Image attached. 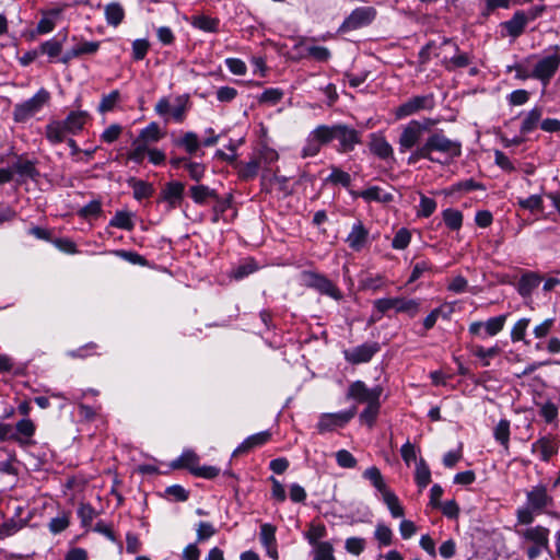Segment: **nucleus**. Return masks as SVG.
Wrapping results in <instances>:
<instances>
[{"label":"nucleus","mask_w":560,"mask_h":560,"mask_svg":"<svg viewBox=\"0 0 560 560\" xmlns=\"http://www.w3.org/2000/svg\"><path fill=\"white\" fill-rule=\"evenodd\" d=\"M552 506L553 498L549 494L547 486L536 485L526 492L525 505L516 510L517 523L529 525L534 522L536 515L546 513Z\"/></svg>","instance_id":"f257e3e1"},{"label":"nucleus","mask_w":560,"mask_h":560,"mask_svg":"<svg viewBox=\"0 0 560 560\" xmlns=\"http://www.w3.org/2000/svg\"><path fill=\"white\" fill-rule=\"evenodd\" d=\"M434 124L433 119L427 118L423 120L412 119L404 125L397 141L399 153H407L413 148L421 147L424 133Z\"/></svg>","instance_id":"f03ea898"},{"label":"nucleus","mask_w":560,"mask_h":560,"mask_svg":"<svg viewBox=\"0 0 560 560\" xmlns=\"http://www.w3.org/2000/svg\"><path fill=\"white\" fill-rule=\"evenodd\" d=\"M424 145L430 156H433V153L438 152L446 161L458 158L462 154V143L447 138L442 130L432 132L427 138Z\"/></svg>","instance_id":"7ed1b4c3"},{"label":"nucleus","mask_w":560,"mask_h":560,"mask_svg":"<svg viewBox=\"0 0 560 560\" xmlns=\"http://www.w3.org/2000/svg\"><path fill=\"white\" fill-rule=\"evenodd\" d=\"M373 306L381 315L394 310L395 313L406 314L413 318L420 312V301L418 299L404 296L377 299L373 302Z\"/></svg>","instance_id":"20e7f679"},{"label":"nucleus","mask_w":560,"mask_h":560,"mask_svg":"<svg viewBox=\"0 0 560 560\" xmlns=\"http://www.w3.org/2000/svg\"><path fill=\"white\" fill-rule=\"evenodd\" d=\"M335 125H319L312 130L302 148V158L315 156L319 153L322 145L334 140Z\"/></svg>","instance_id":"39448f33"},{"label":"nucleus","mask_w":560,"mask_h":560,"mask_svg":"<svg viewBox=\"0 0 560 560\" xmlns=\"http://www.w3.org/2000/svg\"><path fill=\"white\" fill-rule=\"evenodd\" d=\"M435 106L434 95L432 93L424 95H416L404 102L395 108L394 115L396 119L416 115L422 110H431Z\"/></svg>","instance_id":"423d86ee"},{"label":"nucleus","mask_w":560,"mask_h":560,"mask_svg":"<svg viewBox=\"0 0 560 560\" xmlns=\"http://www.w3.org/2000/svg\"><path fill=\"white\" fill-rule=\"evenodd\" d=\"M555 54L545 56L535 63L532 75L547 86L560 66L559 46H553Z\"/></svg>","instance_id":"0eeeda50"},{"label":"nucleus","mask_w":560,"mask_h":560,"mask_svg":"<svg viewBox=\"0 0 560 560\" xmlns=\"http://www.w3.org/2000/svg\"><path fill=\"white\" fill-rule=\"evenodd\" d=\"M508 315L502 314L499 316L490 317L486 322L476 320L469 324L468 332L472 337L486 339L494 337L504 328Z\"/></svg>","instance_id":"6e6552de"},{"label":"nucleus","mask_w":560,"mask_h":560,"mask_svg":"<svg viewBox=\"0 0 560 560\" xmlns=\"http://www.w3.org/2000/svg\"><path fill=\"white\" fill-rule=\"evenodd\" d=\"M49 100V93L42 89L34 96L25 102L15 105L14 119L16 121H26L35 114H37Z\"/></svg>","instance_id":"1a4fd4ad"},{"label":"nucleus","mask_w":560,"mask_h":560,"mask_svg":"<svg viewBox=\"0 0 560 560\" xmlns=\"http://www.w3.org/2000/svg\"><path fill=\"white\" fill-rule=\"evenodd\" d=\"M382 394V386L376 385L372 388H369L364 382L355 381L349 385L347 398L353 399L359 404L369 405L375 401H380Z\"/></svg>","instance_id":"9d476101"},{"label":"nucleus","mask_w":560,"mask_h":560,"mask_svg":"<svg viewBox=\"0 0 560 560\" xmlns=\"http://www.w3.org/2000/svg\"><path fill=\"white\" fill-rule=\"evenodd\" d=\"M305 282L310 288H313L320 294L327 295L336 301L341 300L343 296L339 288L323 275L307 272L305 273Z\"/></svg>","instance_id":"9b49d317"},{"label":"nucleus","mask_w":560,"mask_h":560,"mask_svg":"<svg viewBox=\"0 0 560 560\" xmlns=\"http://www.w3.org/2000/svg\"><path fill=\"white\" fill-rule=\"evenodd\" d=\"M357 413L355 407L332 413H323L317 423L319 432L332 431L346 425Z\"/></svg>","instance_id":"f8f14e48"},{"label":"nucleus","mask_w":560,"mask_h":560,"mask_svg":"<svg viewBox=\"0 0 560 560\" xmlns=\"http://www.w3.org/2000/svg\"><path fill=\"white\" fill-rule=\"evenodd\" d=\"M334 140H337L339 143L338 151L346 153L352 151L360 143V135L351 127L337 124L335 125Z\"/></svg>","instance_id":"ddd939ff"},{"label":"nucleus","mask_w":560,"mask_h":560,"mask_svg":"<svg viewBox=\"0 0 560 560\" xmlns=\"http://www.w3.org/2000/svg\"><path fill=\"white\" fill-rule=\"evenodd\" d=\"M277 527L270 523L260 525L259 540L267 556L272 560L279 559L278 544L276 538Z\"/></svg>","instance_id":"4468645a"},{"label":"nucleus","mask_w":560,"mask_h":560,"mask_svg":"<svg viewBox=\"0 0 560 560\" xmlns=\"http://www.w3.org/2000/svg\"><path fill=\"white\" fill-rule=\"evenodd\" d=\"M380 350L376 342L363 343L353 349L343 352L346 361L351 364H361L371 361L373 355Z\"/></svg>","instance_id":"2eb2a0df"},{"label":"nucleus","mask_w":560,"mask_h":560,"mask_svg":"<svg viewBox=\"0 0 560 560\" xmlns=\"http://www.w3.org/2000/svg\"><path fill=\"white\" fill-rule=\"evenodd\" d=\"M549 529L541 525L527 527L517 532L524 540L532 542L533 546H539L540 548L549 547Z\"/></svg>","instance_id":"dca6fc26"},{"label":"nucleus","mask_w":560,"mask_h":560,"mask_svg":"<svg viewBox=\"0 0 560 560\" xmlns=\"http://www.w3.org/2000/svg\"><path fill=\"white\" fill-rule=\"evenodd\" d=\"M185 185L180 182H170L162 189V200L167 203L168 209L178 207L184 197Z\"/></svg>","instance_id":"f3484780"},{"label":"nucleus","mask_w":560,"mask_h":560,"mask_svg":"<svg viewBox=\"0 0 560 560\" xmlns=\"http://www.w3.org/2000/svg\"><path fill=\"white\" fill-rule=\"evenodd\" d=\"M375 16L372 8H358L346 19L343 26L348 30H357L368 25Z\"/></svg>","instance_id":"a211bd4d"},{"label":"nucleus","mask_w":560,"mask_h":560,"mask_svg":"<svg viewBox=\"0 0 560 560\" xmlns=\"http://www.w3.org/2000/svg\"><path fill=\"white\" fill-rule=\"evenodd\" d=\"M369 231L364 228L361 221L353 223L350 233L346 238L348 246L354 250L360 252L368 243Z\"/></svg>","instance_id":"6ab92c4d"},{"label":"nucleus","mask_w":560,"mask_h":560,"mask_svg":"<svg viewBox=\"0 0 560 560\" xmlns=\"http://www.w3.org/2000/svg\"><path fill=\"white\" fill-rule=\"evenodd\" d=\"M91 116L86 110H71L62 120L70 135L80 133Z\"/></svg>","instance_id":"aec40b11"},{"label":"nucleus","mask_w":560,"mask_h":560,"mask_svg":"<svg viewBox=\"0 0 560 560\" xmlns=\"http://www.w3.org/2000/svg\"><path fill=\"white\" fill-rule=\"evenodd\" d=\"M532 452L537 454L541 460L549 462L557 454L558 445L551 438L542 436L532 444Z\"/></svg>","instance_id":"412c9836"},{"label":"nucleus","mask_w":560,"mask_h":560,"mask_svg":"<svg viewBox=\"0 0 560 560\" xmlns=\"http://www.w3.org/2000/svg\"><path fill=\"white\" fill-rule=\"evenodd\" d=\"M68 133L69 132L62 120H51L45 128V137L52 145L66 141Z\"/></svg>","instance_id":"4be33fe9"},{"label":"nucleus","mask_w":560,"mask_h":560,"mask_svg":"<svg viewBox=\"0 0 560 560\" xmlns=\"http://www.w3.org/2000/svg\"><path fill=\"white\" fill-rule=\"evenodd\" d=\"M371 151L383 160L393 159L394 150L390 143L385 139V137L372 133L370 141Z\"/></svg>","instance_id":"5701e85b"},{"label":"nucleus","mask_w":560,"mask_h":560,"mask_svg":"<svg viewBox=\"0 0 560 560\" xmlns=\"http://www.w3.org/2000/svg\"><path fill=\"white\" fill-rule=\"evenodd\" d=\"M271 438L269 431H261L245 439L234 451V455L248 452L249 450L266 444Z\"/></svg>","instance_id":"b1692460"},{"label":"nucleus","mask_w":560,"mask_h":560,"mask_svg":"<svg viewBox=\"0 0 560 560\" xmlns=\"http://www.w3.org/2000/svg\"><path fill=\"white\" fill-rule=\"evenodd\" d=\"M303 536L312 547L320 545L324 542L322 539L327 536V528L323 523L312 522L308 524L307 530L303 533Z\"/></svg>","instance_id":"393cba45"},{"label":"nucleus","mask_w":560,"mask_h":560,"mask_svg":"<svg viewBox=\"0 0 560 560\" xmlns=\"http://www.w3.org/2000/svg\"><path fill=\"white\" fill-rule=\"evenodd\" d=\"M540 277L532 271H527L522 275L517 291L522 296H529L532 292L539 285Z\"/></svg>","instance_id":"a878e982"},{"label":"nucleus","mask_w":560,"mask_h":560,"mask_svg":"<svg viewBox=\"0 0 560 560\" xmlns=\"http://www.w3.org/2000/svg\"><path fill=\"white\" fill-rule=\"evenodd\" d=\"M152 144L147 143L145 141H140V137L138 136L131 143V149L129 150L127 158L128 160L141 164L148 152L152 149Z\"/></svg>","instance_id":"bb28decb"},{"label":"nucleus","mask_w":560,"mask_h":560,"mask_svg":"<svg viewBox=\"0 0 560 560\" xmlns=\"http://www.w3.org/2000/svg\"><path fill=\"white\" fill-rule=\"evenodd\" d=\"M528 23V18L522 11L516 12L513 18L504 23V28L512 37L520 36Z\"/></svg>","instance_id":"cd10ccee"},{"label":"nucleus","mask_w":560,"mask_h":560,"mask_svg":"<svg viewBox=\"0 0 560 560\" xmlns=\"http://www.w3.org/2000/svg\"><path fill=\"white\" fill-rule=\"evenodd\" d=\"M530 324V318L522 317L513 325L510 331L512 342H523L528 346L530 341L526 338V332Z\"/></svg>","instance_id":"c85d7f7f"},{"label":"nucleus","mask_w":560,"mask_h":560,"mask_svg":"<svg viewBox=\"0 0 560 560\" xmlns=\"http://www.w3.org/2000/svg\"><path fill=\"white\" fill-rule=\"evenodd\" d=\"M542 117V108L539 106L534 107L529 112H527L523 118L521 125V132L523 135H527L535 130Z\"/></svg>","instance_id":"c756f323"},{"label":"nucleus","mask_w":560,"mask_h":560,"mask_svg":"<svg viewBox=\"0 0 560 560\" xmlns=\"http://www.w3.org/2000/svg\"><path fill=\"white\" fill-rule=\"evenodd\" d=\"M15 433H18V436L20 438L16 439L18 443H20L21 445L28 444L31 438L35 433L34 422L28 418L20 420L15 425Z\"/></svg>","instance_id":"7c9ffc66"},{"label":"nucleus","mask_w":560,"mask_h":560,"mask_svg":"<svg viewBox=\"0 0 560 560\" xmlns=\"http://www.w3.org/2000/svg\"><path fill=\"white\" fill-rule=\"evenodd\" d=\"M138 136L140 137V141H145L147 143L153 145L164 137V132L158 122L152 121L147 127L141 129Z\"/></svg>","instance_id":"2f4dec72"},{"label":"nucleus","mask_w":560,"mask_h":560,"mask_svg":"<svg viewBox=\"0 0 560 560\" xmlns=\"http://www.w3.org/2000/svg\"><path fill=\"white\" fill-rule=\"evenodd\" d=\"M199 457L198 455L191 451H184L183 454L172 463L173 468H187L191 474L195 471V468L198 466Z\"/></svg>","instance_id":"473e14b6"},{"label":"nucleus","mask_w":560,"mask_h":560,"mask_svg":"<svg viewBox=\"0 0 560 560\" xmlns=\"http://www.w3.org/2000/svg\"><path fill=\"white\" fill-rule=\"evenodd\" d=\"M71 513L69 511H60L57 516L52 517L48 523V529L51 534L57 535L66 530L70 525Z\"/></svg>","instance_id":"72a5a7b5"},{"label":"nucleus","mask_w":560,"mask_h":560,"mask_svg":"<svg viewBox=\"0 0 560 560\" xmlns=\"http://www.w3.org/2000/svg\"><path fill=\"white\" fill-rule=\"evenodd\" d=\"M191 25L203 32L217 33L219 31L220 21L207 15H197L192 18Z\"/></svg>","instance_id":"f704fd0d"},{"label":"nucleus","mask_w":560,"mask_h":560,"mask_svg":"<svg viewBox=\"0 0 560 560\" xmlns=\"http://www.w3.org/2000/svg\"><path fill=\"white\" fill-rule=\"evenodd\" d=\"M442 218L445 225L452 231L460 230L463 225V213L454 208H447L442 211Z\"/></svg>","instance_id":"c9c22d12"},{"label":"nucleus","mask_w":560,"mask_h":560,"mask_svg":"<svg viewBox=\"0 0 560 560\" xmlns=\"http://www.w3.org/2000/svg\"><path fill=\"white\" fill-rule=\"evenodd\" d=\"M536 58L535 55L527 57L520 63H515L506 67V72L515 71V78L518 80H527L533 78L532 71L529 70L530 61Z\"/></svg>","instance_id":"e433bc0d"},{"label":"nucleus","mask_w":560,"mask_h":560,"mask_svg":"<svg viewBox=\"0 0 560 560\" xmlns=\"http://www.w3.org/2000/svg\"><path fill=\"white\" fill-rule=\"evenodd\" d=\"M59 10H51L43 15V18L39 20L36 33L37 34H48L50 33L56 25V19L59 15Z\"/></svg>","instance_id":"4c0bfd02"},{"label":"nucleus","mask_w":560,"mask_h":560,"mask_svg":"<svg viewBox=\"0 0 560 560\" xmlns=\"http://www.w3.org/2000/svg\"><path fill=\"white\" fill-rule=\"evenodd\" d=\"M311 555L313 560H336L334 556V546L329 541L312 547Z\"/></svg>","instance_id":"58836bf2"},{"label":"nucleus","mask_w":560,"mask_h":560,"mask_svg":"<svg viewBox=\"0 0 560 560\" xmlns=\"http://www.w3.org/2000/svg\"><path fill=\"white\" fill-rule=\"evenodd\" d=\"M255 158L259 161L260 165L264 164L267 166L277 162L279 154L275 149L268 147L267 144H261L256 151Z\"/></svg>","instance_id":"ea45409f"},{"label":"nucleus","mask_w":560,"mask_h":560,"mask_svg":"<svg viewBox=\"0 0 560 560\" xmlns=\"http://www.w3.org/2000/svg\"><path fill=\"white\" fill-rule=\"evenodd\" d=\"M188 97L180 95L175 98L170 115L176 122L184 121L187 112Z\"/></svg>","instance_id":"a19ab883"},{"label":"nucleus","mask_w":560,"mask_h":560,"mask_svg":"<svg viewBox=\"0 0 560 560\" xmlns=\"http://www.w3.org/2000/svg\"><path fill=\"white\" fill-rule=\"evenodd\" d=\"M500 349L494 346L491 348H483L482 346H475L472 348V354L481 361L482 366H489L490 360L497 357Z\"/></svg>","instance_id":"79ce46f5"},{"label":"nucleus","mask_w":560,"mask_h":560,"mask_svg":"<svg viewBox=\"0 0 560 560\" xmlns=\"http://www.w3.org/2000/svg\"><path fill=\"white\" fill-rule=\"evenodd\" d=\"M381 408V401H375L366 405L363 411L360 413V420L362 423L372 428L376 421Z\"/></svg>","instance_id":"37998d69"},{"label":"nucleus","mask_w":560,"mask_h":560,"mask_svg":"<svg viewBox=\"0 0 560 560\" xmlns=\"http://www.w3.org/2000/svg\"><path fill=\"white\" fill-rule=\"evenodd\" d=\"M38 48L42 55H47L50 60H54L60 56L62 51V43L56 38H51L42 43Z\"/></svg>","instance_id":"c03bdc74"},{"label":"nucleus","mask_w":560,"mask_h":560,"mask_svg":"<svg viewBox=\"0 0 560 560\" xmlns=\"http://www.w3.org/2000/svg\"><path fill=\"white\" fill-rule=\"evenodd\" d=\"M416 483L420 489L425 488L431 481V471L423 459H420L416 467Z\"/></svg>","instance_id":"a18cd8bd"},{"label":"nucleus","mask_w":560,"mask_h":560,"mask_svg":"<svg viewBox=\"0 0 560 560\" xmlns=\"http://www.w3.org/2000/svg\"><path fill=\"white\" fill-rule=\"evenodd\" d=\"M177 144L183 147L185 151L189 154H194L200 147V141L198 139L197 133L192 131H187L184 136L177 141Z\"/></svg>","instance_id":"49530a36"},{"label":"nucleus","mask_w":560,"mask_h":560,"mask_svg":"<svg viewBox=\"0 0 560 560\" xmlns=\"http://www.w3.org/2000/svg\"><path fill=\"white\" fill-rule=\"evenodd\" d=\"M494 439L505 448L509 447L510 441V421L501 419L494 428Z\"/></svg>","instance_id":"de8ad7c7"},{"label":"nucleus","mask_w":560,"mask_h":560,"mask_svg":"<svg viewBox=\"0 0 560 560\" xmlns=\"http://www.w3.org/2000/svg\"><path fill=\"white\" fill-rule=\"evenodd\" d=\"M109 225L121 230L131 231L135 224L129 212L117 211L110 220Z\"/></svg>","instance_id":"09e8293b"},{"label":"nucleus","mask_w":560,"mask_h":560,"mask_svg":"<svg viewBox=\"0 0 560 560\" xmlns=\"http://www.w3.org/2000/svg\"><path fill=\"white\" fill-rule=\"evenodd\" d=\"M124 15V9L118 3H110L105 8V16L109 25L117 26L120 24Z\"/></svg>","instance_id":"8fccbe9b"},{"label":"nucleus","mask_w":560,"mask_h":560,"mask_svg":"<svg viewBox=\"0 0 560 560\" xmlns=\"http://www.w3.org/2000/svg\"><path fill=\"white\" fill-rule=\"evenodd\" d=\"M258 268L256 261L253 258H247L243 260L242 264H240L236 268L232 271V277L236 280L243 279L254 271H256Z\"/></svg>","instance_id":"3c124183"},{"label":"nucleus","mask_w":560,"mask_h":560,"mask_svg":"<svg viewBox=\"0 0 560 560\" xmlns=\"http://www.w3.org/2000/svg\"><path fill=\"white\" fill-rule=\"evenodd\" d=\"M190 196L196 203L202 205L208 198L214 197L215 191L205 185H196L190 187Z\"/></svg>","instance_id":"603ef678"},{"label":"nucleus","mask_w":560,"mask_h":560,"mask_svg":"<svg viewBox=\"0 0 560 560\" xmlns=\"http://www.w3.org/2000/svg\"><path fill=\"white\" fill-rule=\"evenodd\" d=\"M383 502L386 504L393 517L398 518L404 516V508L400 504L398 497L394 492L386 493V498L383 499Z\"/></svg>","instance_id":"864d4df0"},{"label":"nucleus","mask_w":560,"mask_h":560,"mask_svg":"<svg viewBox=\"0 0 560 560\" xmlns=\"http://www.w3.org/2000/svg\"><path fill=\"white\" fill-rule=\"evenodd\" d=\"M131 187H132L133 197L137 200L149 198L153 194L152 185L144 180H132Z\"/></svg>","instance_id":"5fc2aeb1"},{"label":"nucleus","mask_w":560,"mask_h":560,"mask_svg":"<svg viewBox=\"0 0 560 560\" xmlns=\"http://www.w3.org/2000/svg\"><path fill=\"white\" fill-rule=\"evenodd\" d=\"M327 182L334 184V185H340L342 187L350 186L351 183V176L349 173L332 166L331 172L329 176L327 177Z\"/></svg>","instance_id":"6e6d98bb"},{"label":"nucleus","mask_w":560,"mask_h":560,"mask_svg":"<svg viewBox=\"0 0 560 560\" xmlns=\"http://www.w3.org/2000/svg\"><path fill=\"white\" fill-rule=\"evenodd\" d=\"M436 201L424 195L420 196V202L417 209V215L422 218H429L436 210Z\"/></svg>","instance_id":"4d7b16f0"},{"label":"nucleus","mask_w":560,"mask_h":560,"mask_svg":"<svg viewBox=\"0 0 560 560\" xmlns=\"http://www.w3.org/2000/svg\"><path fill=\"white\" fill-rule=\"evenodd\" d=\"M96 516L95 509L89 503H81L78 509V517L83 527H89Z\"/></svg>","instance_id":"13d9d810"},{"label":"nucleus","mask_w":560,"mask_h":560,"mask_svg":"<svg viewBox=\"0 0 560 560\" xmlns=\"http://www.w3.org/2000/svg\"><path fill=\"white\" fill-rule=\"evenodd\" d=\"M357 197H361L366 201H383V202H387L392 199V196H382V189L376 186L370 187L365 190L358 192Z\"/></svg>","instance_id":"bf43d9fd"},{"label":"nucleus","mask_w":560,"mask_h":560,"mask_svg":"<svg viewBox=\"0 0 560 560\" xmlns=\"http://www.w3.org/2000/svg\"><path fill=\"white\" fill-rule=\"evenodd\" d=\"M283 95H284V93L281 89L270 88V89L265 90L260 94V96L258 97V101H259V103L276 105L282 100Z\"/></svg>","instance_id":"052dcab7"},{"label":"nucleus","mask_w":560,"mask_h":560,"mask_svg":"<svg viewBox=\"0 0 560 560\" xmlns=\"http://www.w3.org/2000/svg\"><path fill=\"white\" fill-rule=\"evenodd\" d=\"M555 318H546L533 328V335L536 339L541 340L546 338L555 327Z\"/></svg>","instance_id":"680f3d73"},{"label":"nucleus","mask_w":560,"mask_h":560,"mask_svg":"<svg viewBox=\"0 0 560 560\" xmlns=\"http://www.w3.org/2000/svg\"><path fill=\"white\" fill-rule=\"evenodd\" d=\"M119 101V92L117 90L112 91L109 94L104 95L98 104V112L104 114L110 112Z\"/></svg>","instance_id":"e2e57ef3"},{"label":"nucleus","mask_w":560,"mask_h":560,"mask_svg":"<svg viewBox=\"0 0 560 560\" xmlns=\"http://www.w3.org/2000/svg\"><path fill=\"white\" fill-rule=\"evenodd\" d=\"M13 170L22 177L34 178L37 175L36 167L31 161L16 162L13 165Z\"/></svg>","instance_id":"0e129e2a"},{"label":"nucleus","mask_w":560,"mask_h":560,"mask_svg":"<svg viewBox=\"0 0 560 560\" xmlns=\"http://www.w3.org/2000/svg\"><path fill=\"white\" fill-rule=\"evenodd\" d=\"M410 241H411V234H410L409 230L402 228V229L398 230L397 233L395 234L393 242H392V246L395 249L401 250V249H405L409 245Z\"/></svg>","instance_id":"69168bd1"},{"label":"nucleus","mask_w":560,"mask_h":560,"mask_svg":"<svg viewBox=\"0 0 560 560\" xmlns=\"http://www.w3.org/2000/svg\"><path fill=\"white\" fill-rule=\"evenodd\" d=\"M259 167V161L254 158L240 168V177L245 180L252 179L258 174Z\"/></svg>","instance_id":"338daca9"},{"label":"nucleus","mask_w":560,"mask_h":560,"mask_svg":"<svg viewBox=\"0 0 560 560\" xmlns=\"http://www.w3.org/2000/svg\"><path fill=\"white\" fill-rule=\"evenodd\" d=\"M336 462L341 468H354L357 466L355 457L347 450H340L336 453Z\"/></svg>","instance_id":"774afa93"}]
</instances>
